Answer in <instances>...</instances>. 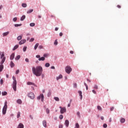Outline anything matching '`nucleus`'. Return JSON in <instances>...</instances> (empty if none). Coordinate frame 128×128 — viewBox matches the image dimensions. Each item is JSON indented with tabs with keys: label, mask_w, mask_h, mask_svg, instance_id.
Masks as SVG:
<instances>
[{
	"label": "nucleus",
	"mask_w": 128,
	"mask_h": 128,
	"mask_svg": "<svg viewBox=\"0 0 128 128\" xmlns=\"http://www.w3.org/2000/svg\"><path fill=\"white\" fill-rule=\"evenodd\" d=\"M32 72L36 76H40L42 74V67L40 66H37L36 68L32 67Z\"/></svg>",
	"instance_id": "f257e3e1"
},
{
	"label": "nucleus",
	"mask_w": 128,
	"mask_h": 128,
	"mask_svg": "<svg viewBox=\"0 0 128 128\" xmlns=\"http://www.w3.org/2000/svg\"><path fill=\"white\" fill-rule=\"evenodd\" d=\"M6 56H4V54L2 53L0 56V59L2 60V61L0 62V72H2V70H4V62H6Z\"/></svg>",
	"instance_id": "f03ea898"
},
{
	"label": "nucleus",
	"mask_w": 128,
	"mask_h": 128,
	"mask_svg": "<svg viewBox=\"0 0 128 128\" xmlns=\"http://www.w3.org/2000/svg\"><path fill=\"white\" fill-rule=\"evenodd\" d=\"M12 80H14L12 82V88L14 92H16V77H14V76H12Z\"/></svg>",
	"instance_id": "7ed1b4c3"
},
{
	"label": "nucleus",
	"mask_w": 128,
	"mask_h": 128,
	"mask_svg": "<svg viewBox=\"0 0 128 128\" xmlns=\"http://www.w3.org/2000/svg\"><path fill=\"white\" fill-rule=\"evenodd\" d=\"M6 110H8V102H5L4 106L2 109V114H6Z\"/></svg>",
	"instance_id": "20e7f679"
},
{
	"label": "nucleus",
	"mask_w": 128,
	"mask_h": 128,
	"mask_svg": "<svg viewBox=\"0 0 128 128\" xmlns=\"http://www.w3.org/2000/svg\"><path fill=\"white\" fill-rule=\"evenodd\" d=\"M72 70V69L70 66H66L65 68V71L66 74H70Z\"/></svg>",
	"instance_id": "39448f33"
},
{
	"label": "nucleus",
	"mask_w": 128,
	"mask_h": 128,
	"mask_svg": "<svg viewBox=\"0 0 128 128\" xmlns=\"http://www.w3.org/2000/svg\"><path fill=\"white\" fill-rule=\"evenodd\" d=\"M28 96L31 98V100H34V94L32 92H30L28 94Z\"/></svg>",
	"instance_id": "423d86ee"
},
{
	"label": "nucleus",
	"mask_w": 128,
	"mask_h": 128,
	"mask_svg": "<svg viewBox=\"0 0 128 128\" xmlns=\"http://www.w3.org/2000/svg\"><path fill=\"white\" fill-rule=\"evenodd\" d=\"M60 114H64L66 112V109L65 108V107L62 108V106H60Z\"/></svg>",
	"instance_id": "0eeeda50"
},
{
	"label": "nucleus",
	"mask_w": 128,
	"mask_h": 128,
	"mask_svg": "<svg viewBox=\"0 0 128 128\" xmlns=\"http://www.w3.org/2000/svg\"><path fill=\"white\" fill-rule=\"evenodd\" d=\"M41 98V101L42 102H44V94H40V96L37 97V100H40Z\"/></svg>",
	"instance_id": "6e6552de"
},
{
	"label": "nucleus",
	"mask_w": 128,
	"mask_h": 128,
	"mask_svg": "<svg viewBox=\"0 0 128 128\" xmlns=\"http://www.w3.org/2000/svg\"><path fill=\"white\" fill-rule=\"evenodd\" d=\"M26 40H21L19 42V44H20V45L24 44L26 43Z\"/></svg>",
	"instance_id": "1a4fd4ad"
},
{
	"label": "nucleus",
	"mask_w": 128,
	"mask_h": 128,
	"mask_svg": "<svg viewBox=\"0 0 128 128\" xmlns=\"http://www.w3.org/2000/svg\"><path fill=\"white\" fill-rule=\"evenodd\" d=\"M70 124V122H68V120H66L65 121V126L67 128L68 126V125Z\"/></svg>",
	"instance_id": "9d476101"
},
{
	"label": "nucleus",
	"mask_w": 128,
	"mask_h": 128,
	"mask_svg": "<svg viewBox=\"0 0 128 128\" xmlns=\"http://www.w3.org/2000/svg\"><path fill=\"white\" fill-rule=\"evenodd\" d=\"M14 58V53H12L10 56V60H12Z\"/></svg>",
	"instance_id": "9b49d317"
},
{
	"label": "nucleus",
	"mask_w": 128,
	"mask_h": 128,
	"mask_svg": "<svg viewBox=\"0 0 128 128\" xmlns=\"http://www.w3.org/2000/svg\"><path fill=\"white\" fill-rule=\"evenodd\" d=\"M42 124L44 126V128H46V120H44L43 122H42Z\"/></svg>",
	"instance_id": "f8f14e48"
},
{
	"label": "nucleus",
	"mask_w": 128,
	"mask_h": 128,
	"mask_svg": "<svg viewBox=\"0 0 128 128\" xmlns=\"http://www.w3.org/2000/svg\"><path fill=\"white\" fill-rule=\"evenodd\" d=\"M78 94H79L80 96V100H82V92L80 90L78 91Z\"/></svg>",
	"instance_id": "ddd939ff"
},
{
	"label": "nucleus",
	"mask_w": 128,
	"mask_h": 128,
	"mask_svg": "<svg viewBox=\"0 0 128 128\" xmlns=\"http://www.w3.org/2000/svg\"><path fill=\"white\" fill-rule=\"evenodd\" d=\"M27 84H28V86H32H32H36V84H34V83H32V82H27Z\"/></svg>",
	"instance_id": "4468645a"
},
{
	"label": "nucleus",
	"mask_w": 128,
	"mask_h": 128,
	"mask_svg": "<svg viewBox=\"0 0 128 128\" xmlns=\"http://www.w3.org/2000/svg\"><path fill=\"white\" fill-rule=\"evenodd\" d=\"M18 128H24V124H22V123H20L19 124V125L18 126Z\"/></svg>",
	"instance_id": "2eb2a0df"
},
{
	"label": "nucleus",
	"mask_w": 128,
	"mask_h": 128,
	"mask_svg": "<svg viewBox=\"0 0 128 128\" xmlns=\"http://www.w3.org/2000/svg\"><path fill=\"white\" fill-rule=\"evenodd\" d=\"M60 78H62V75L60 74L58 76L56 77V80H58Z\"/></svg>",
	"instance_id": "dca6fc26"
},
{
	"label": "nucleus",
	"mask_w": 128,
	"mask_h": 128,
	"mask_svg": "<svg viewBox=\"0 0 128 128\" xmlns=\"http://www.w3.org/2000/svg\"><path fill=\"white\" fill-rule=\"evenodd\" d=\"M10 68H14V62H12V61L10 62Z\"/></svg>",
	"instance_id": "f3484780"
},
{
	"label": "nucleus",
	"mask_w": 128,
	"mask_h": 128,
	"mask_svg": "<svg viewBox=\"0 0 128 128\" xmlns=\"http://www.w3.org/2000/svg\"><path fill=\"white\" fill-rule=\"evenodd\" d=\"M16 102L17 104H22V102L20 99L16 101Z\"/></svg>",
	"instance_id": "a211bd4d"
},
{
	"label": "nucleus",
	"mask_w": 128,
	"mask_h": 128,
	"mask_svg": "<svg viewBox=\"0 0 128 128\" xmlns=\"http://www.w3.org/2000/svg\"><path fill=\"white\" fill-rule=\"evenodd\" d=\"M8 34H10L9 32H7L3 33V36H8Z\"/></svg>",
	"instance_id": "6ab92c4d"
},
{
	"label": "nucleus",
	"mask_w": 128,
	"mask_h": 128,
	"mask_svg": "<svg viewBox=\"0 0 128 128\" xmlns=\"http://www.w3.org/2000/svg\"><path fill=\"white\" fill-rule=\"evenodd\" d=\"M39 44H39L38 43H36V45L34 46V48L35 50L38 48Z\"/></svg>",
	"instance_id": "aec40b11"
},
{
	"label": "nucleus",
	"mask_w": 128,
	"mask_h": 128,
	"mask_svg": "<svg viewBox=\"0 0 128 128\" xmlns=\"http://www.w3.org/2000/svg\"><path fill=\"white\" fill-rule=\"evenodd\" d=\"M46 60V58H44V57H41L40 58H38V60L40 62V60Z\"/></svg>",
	"instance_id": "412c9836"
},
{
	"label": "nucleus",
	"mask_w": 128,
	"mask_h": 128,
	"mask_svg": "<svg viewBox=\"0 0 128 128\" xmlns=\"http://www.w3.org/2000/svg\"><path fill=\"white\" fill-rule=\"evenodd\" d=\"M20 56L18 55L16 57L15 60H20Z\"/></svg>",
	"instance_id": "4be33fe9"
},
{
	"label": "nucleus",
	"mask_w": 128,
	"mask_h": 128,
	"mask_svg": "<svg viewBox=\"0 0 128 128\" xmlns=\"http://www.w3.org/2000/svg\"><path fill=\"white\" fill-rule=\"evenodd\" d=\"M24 18H26V16L23 15L20 18V20L22 21L24 20Z\"/></svg>",
	"instance_id": "5701e85b"
},
{
	"label": "nucleus",
	"mask_w": 128,
	"mask_h": 128,
	"mask_svg": "<svg viewBox=\"0 0 128 128\" xmlns=\"http://www.w3.org/2000/svg\"><path fill=\"white\" fill-rule=\"evenodd\" d=\"M22 36H20L17 38L18 40H22Z\"/></svg>",
	"instance_id": "b1692460"
},
{
	"label": "nucleus",
	"mask_w": 128,
	"mask_h": 128,
	"mask_svg": "<svg viewBox=\"0 0 128 128\" xmlns=\"http://www.w3.org/2000/svg\"><path fill=\"white\" fill-rule=\"evenodd\" d=\"M124 122H126V119L122 118L120 120V122H122V124H124Z\"/></svg>",
	"instance_id": "393cba45"
},
{
	"label": "nucleus",
	"mask_w": 128,
	"mask_h": 128,
	"mask_svg": "<svg viewBox=\"0 0 128 128\" xmlns=\"http://www.w3.org/2000/svg\"><path fill=\"white\" fill-rule=\"evenodd\" d=\"M18 48V45H16L13 48V50H16Z\"/></svg>",
	"instance_id": "a878e982"
},
{
	"label": "nucleus",
	"mask_w": 128,
	"mask_h": 128,
	"mask_svg": "<svg viewBox=\"0 0 128 128\" xmlns=\"http://www.w3.org/2000/svg\"><path fill=\"white\" fill-rule=\"evenodd\" d=\"M32 12H34V10L31 9L27 12V14H31Z\"/></svg>",
	"instance_id": "bb28decb"
},
{
	"label": "nucleus",
	"mask_w": 128,
	"mask_h": 128,
	"mask_svg": "<svg viewBox=\"0 0 128 128\" xmlns=\"http://www.w3.org/2000/svg\"><path fill=\"white\" fill-rule=\"evenodd\" d=\"M54 100H56V102H59L60 101V98L58 97H54Z\"/></svg>",
	"instance_id": "cd10ccee"
},
{
	"label": "nucleus",
	"mask_w": 128,
	"mask_h": 128,
	"mask_svg": "<svg viewBox=\"0 0 128 128\" xmlns=\"http://www.w3.org/2000/svg\"><path fill=\"white\" fill-rule=\"evenodd\" d=\"M50 66V63H46L45 64V66L46 68H48Z\"/></svg>",
	"instance_id": "c85d7f7f"
},
{
	"label": "nucleus",
	"mask_w": 128,
	"mask_h": 128,
	"mask_svg": "<svg viewBox=\"0 0 128 128\" xmlns=\"http://www.w3.org/2000/svg\"><path fill=\"white\" fill-rule=\"evenodd\" d=\"M2 94L3 96H6L8 94V92H2Z\"/></svg>",
	"instance_id": "c756f323"
},
{
	"label": "nucleus",
	"mask_w": 128,
	"mask_h": 128,
	"mask_svg": "<svg viewBox=\"0 0 128 128\" xmlns=\"http://www.w3.org/2000/svg\"><path fill=\"white\" fill-rule=\"evenodd\" d=\"M84 84L85 86H86V90H88V84H86V83L84 82Z\"/></svg>",
	"instance_id": "7c9ffc66"
},
{
	"label": "nucleus",
	"mask_w": 128,
	"mask_h": 128,
	"mask_svg": "<svg viewBox=\"0 0 128 128\" xmlns=\"http://www.w3.org/2000/svg\"><path fill=\"white\" fill-rule=\"evenodd\" d=\"M22 24H14V26H16V28H17L18 26H21Z\"/></svg>",
	"instance_id": "2f4dec72"
},
{
	"label": "nucleus",
	"mask_w": 128,
	"mask_h": 128,
	"mask_svg": "<svg viewBox=\"0 0 128 128\" xmlns=\"http://www.w3.org/2000/svg\"><path fill=\"white\" fill-rule=\"evenodd\" d=\"M20 116V112H18V115H17V118H18Z\"/></svg>",
	"instance_id": "473e14b6"
},
{
	"label": "nucleus",
	"mask_w": 128,
	"mask_h": 128,
	"mask_svg": "<svg viewBox=\"0 0 128 128\" xmlns=\"http://www.w3.org/2000/svg\"><path fill=\"white\" fill-rule=\"evenodd\" d=\"M36 26V24L34 23H30V26Z\"/></svg>",
	"instance_id": "72a5a7b5"
},
{
	"label": "nucleus",
	"mask_w": 128,
	"mask_h": 128,
	"mask_svg": "<svg viewBox=\"0 0 128 128\" xmlns=\"http://www.w3.org/2000/svg\"><path fill=\"white\" fill-rule=\"evenodd\" d=\"M22 6L23 8H26V4H22Z\"/></svg>",
	"instance_id": "f704fd0d"
},
{
	"label": "nucleus",
	"mask_w": 128,
	"mask_h": 128,
	"mask_svg": "<svg viewBox=\"0 0 128 128\" xmlns=\"http://www.w3.org/2000/svg\"><path fill=\"white\" fill-rule=\"evenodd\" d=\"M26 48H27L26 46H24V48H23V52H26Z\"/></svg>",
	"instance_id": "c9c22d12"
},
{
	"label": "nucleus",
	"mask_w": 128,
	"mask_h": 128,
	"mask_svg": "<svg viewBox=\"0 0 128 128\" xmlns=\"http://www.w3.org/2000/svg\"><path fill=\"white\" fill-rule=\"evenodd\" d=\"M97 108L98 110H102V107H100V106H98Z\"/></svg>",
	"instance_id": "e433bc0d"
},
{
	"label": "nucleus",
	"mask_w": 128,
	"mask_h": 128,
	"mask_svg": "<svg viewBox=\"0 0 128 128\" xmlns=\"http://www.w3.org/2000/svg\"><path fill=\"white\" fill-rule=\"evenodd\" d=\"M74 87L75 88H78V84H76V83L74 84Z\"/></svg>",
	"instance_id": "4c0bfd02"
},
{
	"label": "nucleus",
	"mask_w": 128,
	"mask_h": 128,
	"mask_svg": "<svg viewBox=\"0 0 128 128\" xmlns=\"http://www.w3.org/2000/svg\"><path fill=\"white\" fill-rule=\"evenodd\" d=\"M54 44H55V46H58V40L54 41Z\"/></svg>",
	"instance_id": "58836bf2"
},
{
	"label": "nucleus",
	"mask_w": 128,
	"mask_h": 128,
	"mask_svg": "<svg viewBox=\"0 0 128 128\" xmlns=\"http://www.w3.org/2000/svg\"><path fill=\"white\" fill-rule=\"evenodd\" d=\"M48 56V54H45L43 55L44 58H47V56Z\"/></svg>",
	"instance_id": "ea45409f"
},
{
	"label": "nucleus",
	"mask_w": 128,
	"mask_h": 128,
	"mask_svg": "<svg viewBox=\"0 0 128 128\" xmlns=\"http://www.w3.org/2000/svg\"><path fill=\"white\" fill-rule=\"evenodd\" d=\"M76 128H80V125L78 123L76 124Z\"/></svg>",
	"instance_id": "a19ab883"
},
{
	"label": "nucleus",
	"mask_w": 128,
	"mask_h": 128,
	"mask_svg": "<svg viewBox=\"0 0 128 128\" xmlns=\"http://www.w3.org/2000/svg\"><path fill=\"white\" fill-rule=\"evenodd\" d=\"M25 61L26 62H30V60L28 58H26L25 59Z\"/></svg>",
	"instance_id": "79ce46f5"
},
{
	"label": "nucleus",
	"mask_w": 128,
	"mask_h": 128,
	"mask_svg": "<svg viewBox=\"0 0 128 128\" xmlns=\"http://www.w3.org/2000/svg\"><path fill=\"white\" fill-rule=\"evenodd\" d=\"M46 114H50V109L46 108Z\"/></svg>",
	"instance_id": "37998d69"
},
{
	"label": "nucleus",
	"mask_w": 128,
	"mask_h": 128,
	"mask_svg": "<svg viewBox=\"0 0 128 128\" xmlns=\"http://www.w3.org/2000/svg\"><path fill=\"white\" fill-rule=\"evenodd\" d=\"M103 127L104 128H108V125L106 124H104L103 125Z\"/></svg>",
	"instance_id": "c03bdc74"
},
{
	"label": "nucleus",
	"mask_w": 128,
	"mask_h": 128,
	"mask_svg": "<svg viewBox=\"0 0 128 128\" xmlns=\"http://www.w3.org/2000/svg\"><path fill=\"white\" fill-rule=\"evenodd\" d=\"M60 120H62V118H64V116L62 115H60Z\"/></svg>",
	"instance_id": "a18cd8bd"
},
{
	"label": "nucleus",
	"mask_w": 128,
	"mask_h": 128,
	"mask_svg": "<svg viewBox=\"0 0 128 128\" xmlns=\"http://www.w3.org/2000/svg\"><path fill=\"white\" fill-rule=\"evenodd\" d=\"M13 20H14V22H16V20H18V18H17L16 17L14 18H13Z\"/></svg>",
	"instance_id": "49530a36"
},
{
	"label": "nucleus",
	"mask_w": 128,
	"mask_h": 128,
	"mask_svg": "<svg viewBox=\"0 0 128 128\" xmlns=\"http://www.w3.org/2000/svg\"><path fill=\"white\" fill-rule=\"evenodd\" d=\"M94 90H98V86L94 85Z\"/></svg>",
	"instance_id": "de8ad7c7"
},
{
	"label": "nucleus",
	"mask_w": 128,
	"mask_h": 128,
	"mask_svg": "<svg viewBox=\"0 0 128 128\" xmlns=\"http://www.w3.org/2000/svg\"><path fill=\"white\" fill-rule=\"evenodd\" d=\"M38 48H40V50H42V48H44V46H38Z\"/></svg>",
	"instance_id": "09e8293b"
},
{
	"label": "nucleus",
	"mask_w": 128,
	"mask_h": 128,
	"mask_svg": "<svg viewBox=\"0 0 128 128\" xmlns=\"http://www.w3.org/2000/svg\"><path fill=\"white\" fill-rule=\"evenodd\" d=\"M34 38H32L30 40V42H34Z\"/></svg>",
	"instance_id": "8fccbe9b"
},
{
	"label": "nucleus",
	"mask_w": 128,
	"mask_h": 128,
	"mask_svg": "<svg viewBox=\"0 0 128 128\" xmlns=\"http://www.w3.org/2000/svg\"><path fill=\"white\" fill-rule=\"evenodd\" d=\"M0 84H4V80L2 79L0 81Z\"/></svg>",
	"instance_id": "3c124183"
},
{
	"label": "nucleus",
	"mask_w": 128,
	"mask_h": 128,
	"mask_svg": "<svg viewBox=\"0 0 128 128\" xmlns=\"http://www.w3.org/2000/svg\"><path fill=\"white\" fill-rule=\"evenodd\" d=\"M36 58H40V55H36Z\"/></svg>",
	"instance_id": "603ef678"
},
{
	"label": "nucleus",
	"mask_w": 128,
	"mask_h": 128,
	"mask_svg": "<svg viewBox=\"0 0 128 128\" xmlns=\"http://www.w3.org/2000/svg\"><path fill=\"white\" fill-rule=\"evenodd\" d=\"M19 72H20V70H16V74H18Z\"/></svg>",
	"instance_id": "864d4df0"
},
{
	"label": "nucleus",
	"mask_w": 128,
	"mask_h": 128,
	"mask_svg": "<svg viewBox=\"0 0 128 128\" xmlns=\"http://www.w3.org/2000/svg\"><path fill=\"white\" fill-rule=\"evenodd\" d=\"M92 92L93 94H96V90H92Z\"/></svg>",
	"instance_id": "5fc2aeb1"
},
{
	"label": "nucleus",
	"mask_w": 128,
	"mask_h": 128,
	"mask_svg": "<svg viewBox=\"0 0 128 128\" xmlns=\"http://www.w3.org/2000/svg\"><path fill=\"white\" fill-rule=\"evenodd\" d=\"M114 110V108L112 107V108H110V110H111V112H112V110Z\"/></svg>",
	"instance_id": "6e6d98bb"
},
{
	"label": "nucleus",
	"mask_w": 128,
	"mask_h": 128,
	"mask_svg": "<svg viewBox=\"0 0 128 128\" xmlns=\"http://www.w3.org/2000/svg\"><path fill=\"white\" fill-rule=\"evenodd\" d=\"M70 54H74V51L70 50Z\"/></svg>",
	"instance_id": "4d7b16f0"
},
{
	"label": "nucleus",
	"mask_w": 128,
	"mask_h": 128,
	"mask_svg": "<svg viewBox=\"0 0 128 128\" xmlns=\"http://www.w3.org/2000/svg\"><path fill=\"white\" fill-rule=\"evenodd\" d=\"M100 118L102 120H104V118L102 116L100 117Z\"/></svg>",
	"instance_id": "13d9d810"
},
{
	"label": "nucleus",
	"mask_w": 128,
	"mask_h": 128,
	"mask_svg": "<svg viewBox=\"0 0 128 128\" xmlns=\"http://www.w3.org/2000/svg\"><path fill=\"white\" fill-rule=\"evenodd\" d=\"M117 8H120L122 7L120 5H117Z\"/></svg>",
	"instance_id": "bf43d9fd"
},
{
	"label": "nucleus",
	"mask_w": 128,
	"mask_h": 128,
	"mask_svg": "<svg viewBox=\"0 0 128 128\" xmlns=\"http://www.w3.org/2000/svg\"><path fill=\"white\" fill-rule=\"evenodd\" d=\"M60 36H62V32H60Z\"/></svg>",
	"instance_id": "052dcab7"
},
{
	"label": "nucleus",
	"mask_w": 128,
	"mask_h": 128,
	"mask_svg": "<svg viewBox=\"0 0 128 128\" xmlns=\"http://www.w3.org/2000/svg\"><path fill=\"white\" fill-rule=\"evenodd\" d=\"M2 54H4V52H0V57L2 56Z\"/></svg>",
	"instance_id": "680f3d73"
},
{
	"label": "nucleus",
	"mask_w": 128,
	"mask_h": 128,
	"mask_svg": "<svg viewBox=\"0 0 128 128\" xmlns=\"http://www.w3.org/2000/svg\"><path fill=\"white\" fill-rule=\"evenodd\" d=\"M51 68H52V70H54L55 68H54V66H52L51 67Z\"/></svg>",
	"instance_id": "e2e57ef3"
},
{
	"label": "nucleus",
	"mask_w": 128,
	"mask_h": 128,
	"mask_svg": "<svg viewBox=\"0 0 128 128\" xmlns=\"http://www.w3.org/2000/svg\"><path fill=\"white\" fill-rule=\"evenodd\" d=\"M59 128H62V125H60Z\"/></svg>",
	"instance_id": "0e129e2a"
},
{
	"label": "nucleus",
	"mask_w": 128,
	"mask_h": 128,
	"mask_svg": "<svg viewBox=\"0 0 128 128\" xmlns=\"http://www.w3.org/2000/svg\"><path fill=\"white\" fill-rule=\"evenodd\" d=\"M55 30H56V31L58 30V28H55Z\"/></svg>",
	"instance_id": "69168bd1"
},
{
	"label": "nucleus",
	"mask_w": 128,
	"mask_h": 128,
	"mask_svg": "<svg viewBox=\"0 0 128 128\" xmlns=\"http://www.w3.org/2000/svg\"><path fill=\"white\" fill-rule=\"evenodd\" d=\"M110 122H112V118H110L109 120Z\"/></svg>",
	"instance_id": "338daca9"
},
{
	"label": "nucleus",
	"mask_w": 128,
	"mask_h": 128,
	"mask_svg": "<svg viewBox=\"0 0 128 128\" xmlns=\"http://www.w3.org/2000/svg\"><path fill=\"white\" fill-rule=\"evenodd\" d=\"M77 114H78V116H80V112H77Z\"/></svg>",
	"instance_id": "774afa93"
}]
</instances>
